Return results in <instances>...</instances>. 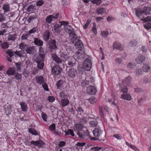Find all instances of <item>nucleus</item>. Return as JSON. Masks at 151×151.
<instances>
[{
    "mask_svg": "<svg viewBox=\"0 0 151 151\" xmlns=\"http://www.w3.org/2000/svg\"><path fill=\"white\" fill-rule=\"evenodd\" d=\"M60 56L62 60L58 58L55 53H53L52 55V57L53 60L58 64H60L63 61L68 60L70 57L68 55L64 53L60 54Z\"/></svg>",
    "mask_w": 151,
    "mask_h": 151,
    "instance_id": "1",
    "label": "nucleus"
},
{
    "mask_svg": "<svg viewBox=\"0 0 151 151\" xmlns=\"http://www.w3.org/2000/svg\"><path fill=\"white\" fill-rule=\"evenodd\" d=\"M86 130L84 129V130H83L82 132H81L77 133V135L79 138L87 140L90 139V136L88 131L86 128Z\"/></svg>",
    "mask_w": 151,
    "mask_h": 151,
    "instance_id": "2",
    "label": "nucleus"
},
{
    "mask_svg": "<svg viewBox=\"0 0 151 151\" xmlns=\"http://www.w3.org/2000/svg\"><path fill=\"white\" fill-rule=\"evenodd\" d=\"M60 17V15L59 13L52 15H50L46 18L45 21L47 23L50 24L52 21L55 20Z\"/></svg>",
    "mask_w": 151,
    "mask_h": 151,
    "instance_id": "3",
    "label": "nucleus"
},
{
    "mask_svg": "<svg viewBox=\"0 0 151 151\" xmlns=\"http://www.w3.org/2000/svg\"><path fill=\"white\" fill-rule=\"evenodd\" d=\"M92 67V63L90 59H86L84 61L83 63V67L84 69L87 71L90 70Z\"/></svg>",
    "mask_w": 151,
    "mask_h": 151,
    "instance_id": "4",
    "label": "nucleus"
},
{
    "mask_svg": "<svg viewBox=\"0 0 151 151\" xmlns=\"http://www.w3.org/2000/svg\"><path fill=\"white\" fill-rule=\"evenodd\" d=\"M61 71L62 69L60 66L56 65H55L52 68L51 72L52 74L58 75L60 74Z\"/></svg>",
    "mask_w": 151,
    "mask_h": 151,
    "instance_id": "5",
    "label": "nucleus"
},
{
    "mask_svg": "<svg viewBox=\"0 0 151 151\" xmlns=\"http://www.w3.org/2000/svg\"><path fill=\"white\" fill-rule=\"evenodd\" d=\"M85 128L82 124L80 123H78L74 124L73 127V130L76 132L77 134L78 132H82L83 129Z\"/></svg>",
    "mask_w": 151,
    "mask_h": 151,
    "instance_id": "6",
    "label": "nucleus"
},
{
    "mask_svg": "<svg viewBox=\"0 0 151 151\" xmlns=\"http://www.w3.org/2000/svg\"><path fill=\"white\" fill-rule=\"evenodd\" d=\"M60 24H55L54 25L53 29L54 30L55 32L58 33L60 29L61 28L62 25L65 26V24H67L68 23L65 21L60 22Z\"/></svg>",
    "mask_w": 151,
    "mask_h": 151,
    "instance_id": "7",
    "label": "nucleus"
},
{
    "mask_svg": "<svg viewBox=\"0 0 151 151\" xmlns=\"http://www.w3.org/2000/svg\"><path fill=\"white\" fill-rule=\"evenodd\" d=\"M103 130L100 127H96L93 130V133L94 136L96 137H100L102 134Z\"/></svg>",
    "mask_w": 151,
    "mask_h": 151,
    "instance_id": "8",
    "label": "nucleus"
},
{
    "mask_svg": "<svg viewBox=\"0 0 151 151\" xmlns=\"http://www.w3.org/2000/svg\"><path fill=\"white\" fill-rule=\"evenodd\" d=\"M66 85L65 83L63 80L58 81L56 84L57 88L60 90L63 89Z\"/></svg>",
    "mask_w": 151,
    "mask_h": 151,
    "instance_id": "9",
    "label": "nucleus"
},
{
    "mask_svg": "<svg viewBox=\"0 0 151 151\" xmlns=\"http://www.w3.org/2000/svg\"><path fill=\"white\" fill-rule=\"evenodd\" d=\"M86 92L89 95L95 94L96 92L95 87L92 86H90L87 88Z\"/></svg>",
    "mask_w": 151,
    "mask_h": 151,
    "instance_id": "10",
    "label": "nucleus"
},
{
    "mask_svg": "<svg viewBox=\"0 0 151 151\" xmlns=\"http://www.w3.org/2000/svg\"><path fill=\"white\" fill-rule=\"evenodd\" d=\"M65 24V32L69 34L70 36L71 35H74V32L73 30V28L70 27L69 26L67 25L68 24Z\"/></svg>",
    "mask_w": 151,
    "mask_h": 151,
    "instance_id": "11",
    "label": "nucleus"
},
{
    "mask_svg": "<svg viewBox=\"0 0 151 151\" xmlns=\"http://www.w3.org/2000/svg\"><path fill=\"white\" fill-rule=\"evenodd\" d=\"M48 44L49 48L50 50V52H52V50H55L57 48L55 42L54 40H50Z\"/></svg>",
    "mask_w": 151,
    "mask_h": 151,
    "instance_id": "12",
    "label": "nucleus"
},
{
    "mask_svg": "<svg viewBox=\"0 0 151 151\" xmlns=\"http://www.w3.org/2000/svg\"><path fill=\"white\" fill-rule=\"evenodd\" d=\"M45 55L42 48L40 47L39 52V56L37 59H41L42 61L45 60Z\"/></svg>",
    "mask_w": 151,
    "mask_h": 151,
    "instance_id": "13",
    "label": "nucleus"
},
{
    "mask_svg": "<svg viewBox=\"0 0 151 151\" xmlns=\"http://www.w3.org/2000/svg\"><path fill=\"white\" fill-rule=\"evenodd\" d=\"M36 50L34 46H28L25 52L30 54H34Z\"/></svg>",
    "mask_w": 151,
    "mask_h": 151,
    "instance_id": "14",
    "label": "nucleus"
},
{
    "mask_svg": "<svg viewBox=\"0 0 151 151\" xmlns=\"http://www.w3.org/2000/svg\"><path fill=\"white\" fill-rule=\"evenodd\" d=\"M13 106L11 105H8L7 107L5 109V112L6 114L8 116L11 114V112L12 111Z\"/></svg>",
    "mask_w": 151,
    "mask_h": 151,
    "instance_id": "15",
    "label": "nucleus"
},
{
    "mask_svg": "<svg viewBox=\"0 0 151 151\" xmlns=\"http://www.w3.org/2000/svg\"><path fill=\"white\" fill-rule=\"evenodd\" d=\"M67 61H68V65L70 67L73 66L75 64L76 62V59L73 56H70Z\"/></svg>",
    "mask_w": 151,
    "mask_h": 151,
    "instance_id": "16",
    "label": "nucleus"
},
{
    "mask_svg": "<svg viewBox=\"0 0 151 151\" xmlns=\"http://www.w3.org/2000/svg\"><path fill=\"white\" fill-rule=\"evenodd\" d=\"M75 45L76 48L79 50H81L83 47V45L82 42L80 40H78L76 42Z\"/></svg>",
    "mask_w": 151,
    "mask_h": 151,
    "instance_id": "17",
    "label": "nucleus"
},
{
    "mask_svg": "<svg viewBox=\"0 0 151 151\" xmlns=\"http://www.w3.org/2000/svg\"><path fill=\"white\" fill-rule=\"evenodd\" d=\"M75 56L78 59V60L81 61L84 58L85 55L83 53L78 52L75 54Z\"/></svg>",
    "mask_w": 151,
    "mask_h": 151,
    "instance_id": "18",
    "label": "nucleus"
},
{
    "mask_svg": "<svg viewBox=\"0 0 151 151\" xmlns=\"http://www.w3.org/2000/svg\"><path fill=\"white\" fill-rule=\"evenodd\" d=\"M67 74L68 76L73 78L77 74V72L74 68H71L69 70Z\"/></svg>",
    "mask_w": 151,
    "mask_h": 151,
    "instance_id": "19",
    "label": "nucleus"
},
{
    "mask_svg": "<svg viewBox=\"0 0 151 151\" xmlns=\"http://www.w3.org/2000/svg\"><path fill=\"white\" fill-rule=\"evenodd\" d=\"M92 81V78L90 76L86 77L85 80H83L81 82V84L83 86H85L89 84L90 82Z\"/></svg>",
    "mask_w": 151,
    "mask_h": 151,
    "instance_id": "20",
    "label": "nucleus"
},
{
    "mask_svg": "<svg viewBox=\"0 0 151 151\" xmlns=\"http://www.w3.org/2000/svg\"><path fill=\"white\" fill-rule=\"evenodd\" d=\"M113 49L116 50H119L121 51L123 50L121 44L119 42H115L113 43Z\"/></svg>",
    "mask_w": 151,
    "mask_h": 151,
    "instance_id": "21",
    "label": "nucleus"
},
{
    "mask_svg": "<svg viewBox=\"0 0 151 151\" xmlns=\"http://www.w3.org/2000/svg\"><path fill=\"white\" fill-rule=\"evenodd\" d=\"M121 98L124 100L130 101L132 99V97L129 94L123 93L121 96Z\"/></svg>",
    "mask_w": 151,
    "mask_h": 151,
    "instance_id": "22",
    "label": "nucleus"
},
{
    "mask_svg": "<svg viewBox=\"0 0 151 151\" xmlns=\"http://www.w3.org/2000/svg\"><path fill=\"white\" fill-rule=\"evenodd\" d=\"M35 81L37 83L40 84H42L45 82V80L44 78L42 76H37L36 77Z\"/></svg>",
    "mask_w": 151,
    "mask_h": 151,
    "instance_id": "23",
    "label": "nucleus"
},
{
    "mask_svg": "<svg viewBox=\"0 0 151 151\" xmlns=\"http://www.w3.org/2000/svg\"><path fill=\"white\" fill-rule=\"evenodd\" d=\"M145 57L142 55L138 56L135 59L136 62L137 63H142L145 61Z\"/></svg>",
    "mask_w": 151,
    "mask_h": 151,
    "instance_id": "24",
    "label": "nucleus"
},
{
    "mask_svg": "<svg viewBox=\"0 0 151 151\" xmlns=\"http://www.w3.org/2000/svg\"><path fill=\"white\" fill-rule=\"evenodd\" d=\"M142 10L143 14L147 15L150 14L151 8L150 6H144Z\"/></svg>",
    "mask_w": 151,
    "mask_h": 151,
    "instance_id": "25",
    "label": "nucleus"
},
{
    "mask_svg": "<svg viewBox=\"0 0 151 151\" xmlns=\"http://www.w3.org/2000/svg\"><path fill=\"white\" fill-rule=\"evenodd\" d=\"M44 60L42 61L41 59H37L36 62L37 64V67L39 69H42L43 68L44 63L43 62Z\"/></svg>",
    "mask_w": 151,
    "mask_h": 151,
    "instance_id": "26",
    "label": "nucleus"
},
{
    "mask_svg": "<svg viewBox=\"0 0 151 151\" xmlns=\"http://www.w3.org/2000/svg\"><path fill=\"white\" fill-rule=\"evenodd\" d=\"M19 104L20 105L22 111H27L28 109L27 104L24 102H20Z\"/></svg>",
    "mask_w": 151,
    "mask_h": 151,
    "instance_id": "27",
    "label": "nucleus"
},
{
    "mask_svg": "<svg viewBox=\"0 0 151 151\" xmlns=\"http://www.w3.org/2000/svg\"><path fill=\"white\" fill-rule=\"evenodd\" d=\"M61 105L63 107L67 106L69 104V101L66 98L60 99Z\"/></svg>",
    "mask_w": 151,
    "mask_h": 151,
    "instance_id": "28",
    "label": "nucleus"
},
{
    "mask_svg": "<svg viewBox=\"0 0 151 151\" xmlns=\"http://www.w3.org/2000/svg\"><path fill=\"white\" fill-rule=\"evenodd\" d=\"M50 32L48 30L45 31L42 35L43 39L46 41L48 40L50 36Z\"/></svg>",
    "mask_w": 151,
    "mask_h": 151,
    "instance_id": "29",
    "label": "nucleus"
},
{
    "mask_svg": "<svg viewBox=\"0 0 151 151\" xmlns=\"http://www.w3.org/2000/svg\"><path fill=\"white\" fill-rule=\"evenodd\" d=\"M135 14L139 18L141 17L142 16V15L143 13V12L142 10H141L140 9H135Z\"/></svg>",
    "mask_w": 151,
    "mask_h": 151,
    "instance_id": "30",
    "label": "nucleus"
},
{
    "mask_svg": "<svg viewBox=\"0 0 151 151\" xmlns=\"http://www.w3.org/2000/svg\"><path fill=\"white\" fill-rule=\"evenodd\" d=\"M34 42L35 45L40 46H41L43 45V41L37 38L34 39Z\"/></svg>",
    "mask_w": 151,
    "mask_h": 151,
    "instance_id": "31",
    "label": "nucleus"
},
{
    "mask_svg": "<svg viewBox=\"0 0 151 151\" xmlns=\"http://www.w3.org/2000/svg\"><path fill=\"white\" fill-rule=\"evenodd\" d=\"M15 54L20 57H24L26 55L25 53L23 51H17L14 52Z\"/></svg>",
    "mask_w": 151,
    "mask_h": 151,
    "instance_id": "32",
    "label": "nucleus"
},
{
    "mask_svg": "<svg viewBox=\"0 0 151 151\" xmlns=\"http://www.w3.org/2000/svg\"><path fill=\"white\" fill-rule=\"evenodd\" d=\"M16 38V35L15 34L9 35L7 37V40L14 41Z\"/></svg>",
    "mask_w": 151,
    "mask_h": 151,
    "instance_id": "33",
    "label": "nucleus"
},
{
    "mask_svg": "<svg viewBox=\"0 0 151 151\" xmlns=\"http://www.w3.org/2000/svg\"><path fill=\"white\" fill-rule=\"evenodd\" d=\"M15 70L14 68H10L8 69L6 71L8 75H13L15 73Z\"/></svg>",
    "mask_w": 151,
    "mask_h": 151,
    "instance_id": "34",
    "label": "nucleus"
},
{
    "mask_svg": "<svg viewBox=\"0 0 151 151\" xmlns=\"http://www.w3.org/2000/svg\"><path fill=\"white\" fill-rule=\"evenodd\" d=\"M29 132L33 135H37L38 133L37 131L33 128H29L28 129Z\"/></svg>",
    "mask_w": 151,
    "mask_h": 151,
    "instance_id": "35",
    "label": "nucleus"
},
{
    "mask_svg": "<svg viewBox=\"0 0 151 151\" xmlns=\"http://www.w3.org/2000/svg\"><path fill=\"white\" fill-rule=\"evenodd\" d=\"M31 143L35 145L40 146V145H43L44 142L42 141H31Z\"/></svg>",
    "mask_w": 151,
    "mask_h": 151,
    "instance_id": "36",
    "label": "nucleus"
},
{
    "mask_svg": "<svg viewBox=\"0 0 151 151\" xmlns=\"http://www.w3.org/2000/svg\"><path fill=\"white\" fill-rule=\"evenodd\" d=\"M58 96L61 99L66 98L65 97L67 96L65 91H60L59 93Z\"/></svg>",
    "mask_w": 151,
    "mask_h": 151,
    "instance_id": "37",
    "label": "nucleus"
},
{
    "mask_svg": "<svg viewBox=\"0 0 151 151\" xmlns=\"http://www.w3.org/2000/svg\"><path fill=\"white\" fill-rule=\"evenodd\" d=\"M1 47L3 49L8 48L9 47V44L7 42L1 43L0 45Z\"/></svg>",
    "mask_w": 151,
    "mask_h": 151,
    "instance_id": "38",
    "label": "nucleus"
},
{
    "mask_svg": "<svg viewBox=\"0 0 151 151\" xmlns=\"http://www.w3.org/2000/svg\"><path fill=\"white\" fill-rule=\"evenodd\" d=\"M20 48L23 50L25 51L28 46L26 45L23 43H21L19 45Z\"/></svg>",
    "mask_w": 151,
    "mask_h": 151,
    "instance_id": "39",
    "label": "nucleus"
},
{
    "mask_svg": "<svg viewBox=\"0 0 151 151\" xmlns=\"http://www.w3.org/2000/svg\"><path fill=\"white\" fill-rule=\"evenodd\" d=\"M106 11V9L103 8H100L96 10V12L98 15L102 14L104 13Z\"/></svg>",
    "mask_w": 151,
    "mask_h": 151,
    "instance_id": "40",
    "label": "nucleus"
},
{
    "mask_svg": "<svg viewBox=\"0 0 151 151\" xmlns=\"http://www.w3.org/2000/svg\"><path fill=\"white\" fill-rule=\"evenodd\" d=\"M93 25L91 31L95 35H96L97 33V32L96 23L94 22L93 24Z\"/></svg>",
    "mask_w": 151,
    "mask_h": 151,
    "instance_id": "41",
    "label": "nucleus"
},
{
    "mask_svg": "<svg viewBox=\"0 0 151 151\" xmlns=\"http://www.w3.org/2000/svg\"><path fill=\"white\" fill-rule=\"evenodd\" d=\"M65 133L66 135L70 134L73 137L75 136V134L72 129H69L68 131H65Z\"/></svg>",
    "mask_w": 151,
    "mask_h": 151,
    "instance_id": "42",
    "label": "nucleus"
},
{
    "mask_svg": "<svg viewBox=\"0 0 151 151\" xmlns=\"http://www.w3.org/2000/svg\"><path fill=\"white\" fill-rule=\"evenodd\" d=\"M142 68L144 72H147L150 70V67L144 64Z\"/></svg>",
    "mask_w": 151,
    "mask_h": 151,
    "instance_id": "43",
    "label": "nucleus"
},
{
    "mask_svg": "<svg viewBox=\"0 0 151 151\" xmlns=\"http://www.w3.org/2000/svg\"><path fill=\"white\" fill-rule=\"evenodd\" d=\"M131 81V77L130 76H128L124 80L123 82L125 83L127 85H128Z\"/></svg>",
    "mask_w": 151,
    "mask_h": 151,
    "instance_id": "44",
    "label": "nucleus"
},
{
    "mask_svg": "<svg viewBox=\"0 0 151 151\" xmlns=\"http://www.w3.org/2000/svg\"><path fill=\"white\" fill-rule=\"evenodd\" d=\"M141 20L144 22H151V17L147 16L144 18H142L141 19Z\"/></svg>",
    "mask_w": 151,
    "mask_h": 151,
    "instance_id": "45",
    "label": "nucleus"
},
{
    "mask_svg": "<svg viewBox=\"0 0 151 151\" xmlns=\"http://www.w3.org/2000/svg\"><path fill=\"white\" fill-rule=\"evenodd\" d=\"M2 8L5 12L9 11V6L7 4H4Z\"/></svg>",
    "mask_w": 151,
    "mask_h": 151,
    "instance_id": "46",
    "label": "nucleus"
},
{
    "mask_svg": "<svg viewBox=\"0 0 151 151\" xmlns=\"http://www.w3.org/2000/svg\"><path fill=\"white\" fill-rule=\"evenodd\" d=\"M88 101L91 104H93L96 103V99L95 97H92L90 99H88Z\"/></svg>",
    "mask_w": 151,
    "mask_h": 151,
    "instance_id": "47",
    "label": "nucleus"
},
{
    "mask_svg": "<svg viewBox=\"0 0 151 151\" xmlns=\"http://www.w3.org/2000/svg\"><path fill=\"white\" fill-rule=\"evenodd\" d=\"M6 52L10 57H11L13 55H14L15 53L13 52L11 50L8 49Z\"/></svg>",
    "mask_w": 151,
    "mask_h": 151,
    "instance_id": "48",
    "label": "nucleus"
},
{
    "mask_svg": "<svg viewBox=\"0 0 151 151\" xmlns=\"http://www.w3.org/2000/svg\"><path fill=\"white\" fill-rule=\"evenodd\" d=\"M145 28L147 30L149 29H151V23H147L144 25Z\"/></svg>",
    "mask_w": 151,
    "mask_h": 151,
    "instance_id": "49",
    "label": "nucleus"
},
{
    "mask_svg": "<svg viewBox=\"0 0 151 151\" xmlns=\"http://www.w3.org/2000/svg\"><path fill=\"white\" fill-rule=\"evenodd\" d=\"M137 44V43L135 40H131L129 43V45L131 46H135Z\"/></svg>",
    "mask_w": 151,
    "mask_h": 151,
    "instance_id": "50",
    "label": "nucleus"
},
{
    "mask_svg": "<svg viewBox=\"0 0 151 151\" xmlns=\"http://www.w3.org/2000/svg\"><path fill=\"white\" fill-rule=\"evenodd\" d=\"M89 124L91 127H95L97 124V122L96 120L91 121L89 122Z\"/></svg>",
    "mask_w": 151,
    "mask_h": 151,
    "instance_id": "51",
    "label": "nucleus"
},
{
    "mask_svg": "<svg viewBox=\"0 0 151 151\" xmlns=\"http://www.w3.org/2000/svg\"><path fill=\"white\" fill-rule=\"evenodd\" d=\"M115 61L116 64L120 65L121 64L122 60L121 58H117L115 59Z\"/></svg>",
    "mask_w": 151,
    "mask_h": 151,
    "instance_id": "52",
    "label": "nucleus"
},
{
    "mask_svg": "<svg viewBox=\"0 0 151 151\" xmlns=\"http://www.w3.org/2000/svg\"><path fill=\"white\" fill-rule=\"evenodd\" d=\"M91 2L93 4L99 5L101 3V0H93L91 1Z\"/></svg>",
    "mask_w": 151,
    "mask_h": 151,
    "instance_id": "53",
    "label": "nucleus"
},
{
    "mask_svg": "<svg viewBox=\"0 0 151 151\" xmlns=\"http://www.w3.org/2000/svg\"><path fill=\"white\" fill-rule=\"evenodd\" d=\"M49 129L51 131H54L55 130V125L54 123L50 125L49 127Z\"/></svg>",
    "mask_w": 151,
    "mask_h": 151,
    "instance_id": "54",
    "label": "nucleus"
},
{
    "mask_svg": "<svg viewBox=\"0 0 151 151\" xmlns=\"http://www.w3.org/2000/svg\"><path fill=\"white\" fill-rule=\"evenodd\" d=\"M76 35L74 33V35H71L70 36H71L72 37V38L71 39V42L72 43H74V42H75L76 40L77 39V38L76 37Z\"/></svg>",
    "mask_w": 151,
    "mask_h": 151,
    "instance_id": "55",
    "label": "nucleus"
},
{
    "mask_svg": "<svg viewBox=\"0 0 151 151\" xmlns=\"http://www.w3.org/2000/svg\"><path fill=\"white\" fill-rule=\"evenodd\" d=\"M91 21L89 19H88L87 20L86 23L84 24V25L83 26V28H84V29H86L87 28L88 25H89Z\"/></svg>",
    "mask_w": 151,
    "mask_h": 151,
    "instance_id": "56",
    "label": "nucleus"
},
{
    "mask_svg": "<svg viewBox=\"0 0 151 151\" xmlns=\"http://www.w3.org/2000/svg\"><path fill=\"white\" fill-rule=\"evenodd\" d=\"M86 145V143L84 142H78L76 144V145L80 147H82Z\"/></svg>",
    "mask_w": 151,
    "mask_h": 151,
    "instance_id": "57",
    "label": "nucleus"
},
{
    "mask_svg": "<svg viewBox=\"0 0 151 151\" xmlns=\"http://www.w3.org/2000/svg\"><path fill=\"white\" fill-rule=\"evenodd\" d=\"M101 34L104 37L106 38L107 36L109 35V32L107 31H101Z\"/></svg>",
    "mask_w": 151,
    "mask_h": 151,
    "instance_id": "58",
    "label": "nucleus"
},
{
    "mask_svg": "<svg viewBox=\"0 0 151 151\" xmlns=\"http://www.w3.org/2000/svg\"><path fill=\"white\" fill-rule=\"evenodd\" d=\"M41 115L43 119V120L44 121L46 122L47 121V117L46 114L45 113L42 112V113Z\"/></svg>",
    "mask_w": 151,
    "mask_h": 151,
    "instance_id": "59",
    "label": "nucleus"
},
{
    "mask_svg": "<svg viewBox=\"0 0 151 151\" xmlns=\"http://www.w3.org/2000/svg\"><path fill=\"white\" fill-rule=\"evenodd\" d=\"M15 64L17 68V70H20L21 67L22 66V65L21 64V63L17 62Z\"/></svg>",
    "mask_w": 151,
    "mask_h": 151,
    "instance_id": "60",
    "label": "nucleus"
},
{
    "mask_svg": "<svg viewBox=\"0 0 151 151\" xmlns=\"http://www.w3.org/2000/svg\"><path fill=\"white\" fill-rule=\"evenodd\" d=\"M128 91V89L127 87L125 86L121 88V91L123 93H126Z\"/></svg>",
    "mask_w": 151,
    "mask_h": 151,
    "instance_id": "61",
    "label": "nucleus"
},
{
    "mask_svg": "<svg viewBox=\"0 0 151 151\" xmlns=\"http://www.w3.org/2000/svg\"><path fill=\"white\" fill-rule=\"evenodd\" d=\"M99 109L100 114L102 117H104V114L103 111V109L102 106H99Z\"/></svg>",
    "mask_w": 151,
    "mask_h": 151,
    "instance_id": "62",
    "label": "nucleus"
},
{
    "mask_svg": "<svg viewBox=\"0 0 151 151\" xmlns=\"http://www.w3.org/2000/svg\"><path fill=\"white\" fill-rule=\"evenodd\" d=\"M42 86L45 90L47 91H48V86L45 82L42 84Z\"/></svg>",
    "mask_w": 151,
    "mask_h": 151,
    "instance_id": "63",
    "label": "nucleus"
},
{
    "mask_svg": "<svg viewBox=\"0 0 151 151\" xmlns=\"http://www.w3.org/2000/svg\"><path fill=\"white\" fill-rule=\"evenodd\" d=\"M15 78L18 81H21V80L22 77L21 75L17 74L15 75Z\"/></svg>",
    "mask_w": 151,
    "mask_h": 151,
    "instance_id": "64",
    "label": "nucleus"
}]
</instances>
